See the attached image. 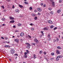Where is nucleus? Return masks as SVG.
Masks as SVG:
<instances>
[{"label":"nucleus","instance_id":"nucleus-24","mask_svg":"<svg viewBox=\"0 0 63 63\" xmlns=\"http://www.w3.org/2000/svg\"><path fill=\"white\" fill-rule=\"evenodd\" d=\"M58 60H59V59L57 57L56 58V61H58Z\"/></svg>","mask_w":63,"mask_h":63},{"label":"nucleus","instance_id":"nucleus-38","mask_svg":"<svg viewBox=\"0 0 63 63\" xmlns=\"http://www.w3.org/2000/svg\"><path fill=\"white\" fill-rule=\"evenodd\" d=\"M28 37L30 38H31V37L29 35H28Z\"/></svg>","mask_w":63,"mask_h":63},{"label":"nucleus","instance_id":"nucleus-32","mask_svg":"<svg viewBox=\"0 0 63 63\" xmlns=\"http://www.w3.org/2000/svg\"><path fill=\"white\" fill-rule=\"evenodd\" d=\"M24 57L25 58H27V55H25Z\"/></svg>","mask_w":63,"mask_h":63},{"label":"nucleus","instance_id":"nucleus-2","mask_svg":"<svg viewBox=\"0 0 63 63\" xmlns=\"http://www.w3.org/2000/svg\"><path fill=\"white\" fill-rule=\"evenodd\" d=\"M26 44H27L28 46L27 47V48H30V45L29 43H27Z\"/></svg>","mask_w":63,"mask_h":63},{"label":"nucleus","instance_id":"nucleus-31","mask_svg":"<svg viewBox=\"0 0 63 63\" xmlns=\"http://www.w3.org/2000/svg\"><path fill=\"white\" fill-rule=\"evenodd\" d=\"M41 33H42V34L43 35H44V33H43V31H41Z\"/></svg>","mask_w":63,"mask_h":63},{"label":"nucleus","instance_id":"nucleus-4","mask_svg":"<svg viewBox=\"0 0 63 63\" xmlns=\"http://www.w3.org/2000/svg\"><path fill=\"white\" fill-rule=\"evenodd\" d=\"M37 10L38 12H41L42 11V9L41 8H38Z\"/></svg>","mask_w":63,"mask_h":63},{"label":"nucleus","instance_id":"nucleus-23","mask_svg":"<svg viewBox=\"0 0 63 63\" xmlns=\"http://www.w3.org/2000/svg\"><path fill=\"white\" fill-rule=\"evenodd\" d=\"M18 25L19 26H21V24L19 23L18 24Z\"/></svg>","mask_w":63,"mask_h":63},{"label":"nucleus","instance_id":"nucleus-7","mask_svg":"<svg viewBox=\"0 0 63 63\" xmlns=\"http://www.w3.org/2000/svg\"><path fill=\"white\" fill-rule=\"evenodd\" d=\"M10 19H11V20H13L15 19L14 17L12 16L10 17Z\"/></svg>","mask_w":63,"mask_h":63},{"label":"nucleus","instance_id":"nucleus-16","mask_svg":"<svg viewBox=\"0 0 63 63\" xmlns=\"http://www.w3.org/2000/svg\"><path fill=\"white\" fill-rule=\"evenodd\" d=\"M61 12V10H58L57 11V13H59Z\"/></svg>","mask_w":63,"mask_h":63},{"label":"nucleus","instance_id":"nucleus-36","mask_svg":"<svg viewBox=\"0 0 63 63\" xmlns=\"http://www.w3.org/2000/svg\"><path fill=\"white\" fill-rule=\"evenodd\" d=\"M41 6H43V5H44V4L43 3H41L40 4Z\"/></svg>","mask_w":63,"mask_h":63},{"label":"nucleus","instance_id":"nucleus-61","mask_svg":"<svg viewBox=\"0 0 63 63\" xmlns=\"http://www.w3.org/2000/svg\"><path fill=\"white\" fill-rule=\"evenodd\" d=\"M42 36H43V35H41L40 36V37H42Z\"/></svg>","mask_w":63,"mask_h":63},{"label":"nucleus","instance_id":"nucleus-8","mask_svg":"<svg viewBox=\"0 0 63 63\" xmlns=\"http://www.w3.org/2000/svg\"><path fill=\"white\" fill-rule=\"evenodd\" d=\"M18 39H15V41L16 42H17V43H18V42L19 41Z\"/></svg>","mask_w":63,"mask_h":63},{"label":"nucleus","instance_id":"nucleus-11","mask_svg":"<svg viewBox=\"0 0 63 63\" xmlns=\"http://www.w3.org/2000/svg\"><path fill=\"white\" fill-rule=\"evenodd\" d=\"M15 22V21L14 20H12L10 21V22L11 23H14Z\"/></svg>","mask_w":63,"mask_h":63},{"label":"nucleus","instance_id":"nucleus-18","mask_svg":"<svg viewBox=\"0 0 63 63\" xmlns=\"http://www.w3.org/2000/svg\"><path fill=\"white\" fill-rule=\"evenodd\" d=\"M1 20L2 21H4V20H5L6 19L5 18H3L1 19Z\"/></svg>","mask_w":63,"mask_h":63},{"label":"nucleus","instance_id":"nucleus-57","mask_svg":"<svg viewBox=\"0 0 63 63\" xmlns=\"http://www.w3.org/2000/svg\"><path fill=\"white\" fill-rule=\"evenodd\" d=\"M37 12V10H35L34 11V12Z\"/></svg>","mask_w":63,"mask_h":63},{"label":"nucleus","instance_id":"nucleus-59","mask_svg":"<svg viewBox=\"0 0 63 63\" xmlns=\"http://www.w3.org/2000/svg\"><path fill=\"white\" fill-rule=\"evenodd\" d=\"M50 0V1H53V0Z\"/></svg>","mask_w":63,"mask_h":63},{"label":"nucleus","instance_id":"nucleus-12","mask_svg":"<svg viewBox=\"0 0 63 63\" xmlns=\"http://www.w3.org/2000/svg\"><path fill=\"white\" fill-rule=\"evenodd\" d=\"M60 53V52H59V51L58 50L56 51V53L57 54H59Z\"/></svg>","mask_w":63,"mask_h":63},{"label":"nucleus","instance_id":"nucleus-62","mask_svg":"<svg viewBox=\"0 0 63 63\" xmlns=\"http://www.w3.org/2000/svg\"><path fill=\"white\" fill-rule=\"evenodd\" d=\"M17 57H16V59H17Z\"/></svg>","mask_w":63,"mask_h":63},{"label":"nucleus","instance_id":"nucleus-27","mask_svg":"<svg viewBox=\"0 0 63 63\" xmlns=\"http://www.w3.org/2000/svg\"><path fill=\"white\" fill-rule=\"evenodd\" d=\"M50 28L51 29H52V28H53V26H50Z\"/></svg>","mask_w":63,"mask_h":63},{"label":"nucleus","instance_id":"nucleus-52","mask_svg":"<svg viewBox=\"0 0 63 63\" xmlns=\"http://www.w3.org/2000/svg\"><path fill=\"white\" fill-rule=\"evenodd\" d=\"M27 54V53L25 52V55H26V54Z\"/></svg>","mask_w":63,"mask_h":63},{"label":"nucleus","instance_id":"nucleus-14","mask_svg":"<svg viewBox=\"0 0 63 63\" xmlns=\"http://www.w3.org/2000/svg\"><path fill=\"white\" fill-rule=\"evenodd\" d=\"M4 47H10V46L8 45H6Z\"/></svg>","mask_w":63,"mask_h":63},{"label":"nucleus","instance_id":"nucleus-5","mask_svg":"<svg viewBox=\"0 0 63 63\" xmlns=\"http://www.w3.org/2000/svg\"><path fill=\"white\" fill-rule=\"evenodd\" d=\"M24 35V34L23 32L21 33L20 34V36H21L22 37V36H23Z\"/></svg>","mask_w":63,"mask_h":63},{"label":"nucleus","instance_id":"nucleus-43","mask_svg":"<svg viewBox=\"0 0 63 63\" xmlns=\"http://www.w3.org/2000/svg\"><path fill=\"white\" fill-rule=\"evenodd\" d=\"M57 42L59 41V39L58 38H57Z\"/></svg>","mask_w":63,"mask_h":63},{"label":"nucleus","instance_id":"nucleus-17","mask_svg":"<svg viewBox=\"0 0 63 63\" xmlns=\"http://www.w3.org/2000/svg\"><path fill=\"white\" fill-rule=\"evenodd\" d=\"M15 12L17 13L19 12V10L18 9H17L15 10Z\"/></svg>","mask_w":63,"mask_h":63},{"label":"nucleus","instance_id":"nucleus-56","mask_svg":"<svg viewBox=\"0 0 63 63\" xmlns=\"http://www.w3.org/2000/svg\"><path fill=\"white\" fill-rule=\"evenodd\" d=\"M35 45H36V44L35 43L33 44V45H34V46H35Z\"/></svg>","mask_w":63,"mask_h":63},{"label":"nucleus","instance_id":"nucleus-46","mask_svg":"<svg viewBox=\"0 0 63 63\" xmlns=\"http://www.w3.org/2000/svg\"><path fill=\"white\" fill-rule=\"evenodd\" d=\"M30 25H31V26H33V24L31 23L30 24Z\"/></svg>","mask_w":63,"mask_h":63},{"label":"nucleus","instance_id":"nucleus-47","mask_svg":"<svg viewBox=\"0 0 63 63\" xmlns=\"http://www.w3.org/2000/svg\"><path fill=\"white\" fill-rule=\"evenodd\" d=\"M46 52H44V54L45 55V54H46Z\"/></svg>","mask_w":63,"mask_h":63},{"label":"nucleus","instance_id":"nucleus-1","mask_svg":"<svg viewBox=\"0 0 63 63\" xmlns=\"http://www.w3.org/2000/svg\"><path fill=\"white\" fill-rule=\"evenodd\" d=\"M33 40L34 42H35L36 44H37L39 43V41L36 38H35Z\"/></svg>","mask_w":63,"mask_h":63},{"label":"nucleus","instance_id":"nucleus-41","mask_svg":"<svg viewBox=\"0 0 63 63\" xmlns=\"http://www.w3.org/2000/svg\"><path fill=\"white\" fill-rule=\"evenodd\" d=\"M54 59V58H52L51 59V60H53Z\"/></svg>","mask_w":63,"mask_h":63},{"label":"nucleus","instance_id":"nucleus-53","mask_svg":"<svg viewBox=\"0 0 63 63\" xmlns=\"http://www.w3.org/2000/svg\"><path fill=\"white\" fill-rule=\"evenodd\" d=\"M17 36L18 37V38H19L20 37V36H19V35H17Z\"/></svg>","mask_w":63,"mask_h":63},{"label":"nucleus","instance_id":"nucleus-10","mask_svg":"<svg viewBox=\"0 0 63 63\" xmlns=\"http://www.w3.org/2000/svg\"><path fill=\"white\" fill-rule=\"evenodd\" d=\"M48 29H47V27H45L42 29L43 30H47Z\"/></svg>","mask_w":63,"mask_h":63},{"label":"nucleus","instance_id":"nucleus-49","mask_svg":"<svg viewBox=\"0 0 63 63\" xmlns=\"http://www.w3.org/2000/svg\"><path fill=\"white\" fill-rule=\"evenodd\" d=\"M38 15H41V14L39 12L38 13Z\"/></svg>","mask_w":63,"mask_h":63},{"label":"nucleus","instance_id":"nucleus-25","mask_svg":"<svg viewBox=\"0 0 63 63\" xmlns=\"http://www.w3.org/2000/svg\"><path fill=\"white\" fill-rule=\"evenodd\" d=\"M34 19L35 20H37V17L36 16V17H35L34 18Z\"/></svg>","mask_w":63,"mask_h":63},{"label":"nucleus","instance_id":"nucleus-3","mask_svg":"<svg viewBox=\"0 0 63 63\" xmlns=\"http://www.w3.org/2000/svg\"><path fill=\"white\" fill-rule=\"evenodd\" d=\"M11 52L12 53H15V50L13 49H12L11 50Z\"/></svg>","mask_w":63,"mask_h":63},{"label":"nucleus","instance_id":"nucleus-50","mask_svg":"<svg viewBox=\"0 0 63 63\" xmlns=\"http://www.w3.org/2000/svg\"><path fill=\"white\" fill-rule=\"evenodd\" d=\"M44 7H46V4H44L43 5Z\"/></svg>","mask_w":63,"mask_h":63},{"label":"nucleus","instance_id":"nucleus-34","mask_svg":"<svg viewBox=\"0 0 63 63\" xmlns=\"http://www.w3.org/2000/svg\"><path fill=\"white\" fill-rule=\"evenodd\" d=\"M57 29V27H56L55 28H54V30H56Z\"/></svg>","mask_w":63,"mask_h":63},{"label":"nucleus","instance_id":"nucleus-40","mask_svg":"<svg viewBox=\"0 0 63 63\" xmlns=\"http://www.w3.org/2000/svg\"><path fill=\"white\" fill-rule=\"evenodd\" d=\"M30 10H32V8L31 7H30Z\"/></svg>","mask_w":63,"mask_h":63},{"label":"nucleus","instance_id":"nucleus-63","mask_svg":"<svg viewBox=\"0 0 63 63\" xmlns=\"http://www.w3.org/2000/svg\"><path fill=\"white\" fill-rule=\"evenodd\" d=\"M15 37L14 36H13L12 37V38H15Z\"/></svg>","mask_w":63,"mask_h":63},{"label":"nucleus","instance_id":"nucleus-35","mask_svg":"<svg viewBox=\"0 0 63 63\" xmlns=\"http://www.w3.org/2000/svg\"><path fill=\"white\" fill-rule=\"evenodd\" d=\"M31 30L33 31L34 30V28H32L31 29Z\"/></svg>","mask_w":63,"mask_h":63},{"label":"nucleus","instance_id":"nucleus-42","mask_svg":"<svg viewBox=\"0 0 63 63\" xmlns=\"http://www.w3.org/2000/svg\"><path fill=\"white\" fill-rule=\"evenodd\" d=\"M20 41L21 42H22V39H21L20 40Z\"/></svg>","mask_w":63,"mask_h":63},{"label":"nucleus","instance_id":"nucleus-13","mask_svg":"<svg viewBox=\"0 0 63 63\" xmlns=\"http://www.w3.org/2000/svg\"><path fill=\"white\" fill-rule=\"evenodd\" d=\"M48 22H49V23L50 24H51V23H52V22L50 20H49L48 21Z\"/></svg>","mask_w":63,"mask_h":63},{"label":"nucleus","instance_id":"nucleus-29","mask_svg":"<svg viewBox=\"0 0 63 63\" xmlns=\"http://www.w3.org/2000/svg\"><path fill=\"white\" fill-rule=\"evenodd\" d=\"M33 56L34 58H36V57L35 56L36 55L34 54Z\"/></svg>","mask_w":63,"mask_h":63},{"label":"nucleus","instance_id":"nucleus-33","mask_svg":"<svg viewBox=\"0 0 63 63\" xmlns=\"http://www.w3.org/2000/svg\"><path fill=\"white\" fill-rule=\"evenodd\" d=\"M50 14H52V15H53V12L51 11L50 12Z\"/></svg>","mask_w":63,"mask_h":63},{"label":"nucleus","instance_id":"nucleus-20","mask_svg":"<svg viewBox=\"0 0 63 63\" xmlns=\"http://www.w3.org/2000/svg\"><path fill=\"white\" fill-rule=\"evenodd\" d=\"M19 7H20V8H23V6L20 5H19Z\"/></svg>","mask_w":63,"mask_h":63},{"label":"nucleus","instance_id":"nucleus-9","mask_svg":"<svg viewBox=\"0 0 63 63\" xmlns=\"http://www.w3.org/2000/svg\"><path fill=\"white\" fill-rule=\"evenodd\" d=\"M62 56L61 55L58 56H57V57H58V58H62Z\"/></svg>","mask_w":63,"mask_h":63},{"label":"nucleus","instance_id":"nucleus-22","mask_svg":"<svg viewBox=\"0 0 63 63\" xmlns=\"http://www.w3.org/2000/svg\"><path fill=\"white\" fill-rule=\"evenodd\" d=\"M32 16H36V14H32Z\"/></svg>","mask_w":63,"mask_h":63},{"label":"nucleus","instance_id":"nucleus-26","mask_svg":"<svg viewBox=\"0 0 63 63\" xmlns=\"http://www.w3.org/2000/svg\"><path fill=\"white\" fill-rule=\"evenodd\" d=\"M59 3H61L62 2V0H60L59 1Z\"/></svg>","mask_w":63,"mask_h":63},{"label":"nucleus","instance_id":"nucleus-45","mask_svg":"<svg viewBox=\"0 0 63 63\" xmlns=\"http://www.w3.org/2000/svg\"><path fill=\"white\" fill-rule=\"evenodd\" d=\"M50 34H49L48 35V37H50Z\"/></svg>","mask_w":63,"mask_h":63},{"label":"nucleus","instance_id":"nucleus-28","mask_svg":"<svg viewBox=\"0 0 63 63\" xmlns=\"http://www.w3.org/2000/svg\"><path fill=\"white\" fill-rule=\"evenodd\" d=\"M1 8H2V9H4V8H5L4 6H1Z\"/></svg>","mask_w":63,"mask_h":63},{"label":"nucleus","instance_id":"nucleus-6","mask_svg":"<svg viewBox=\"0 0 63 63\" xmlns=\"http://www.w3.org/2000/svg\"><path fill=\"white\" fill-rule=\"evenodd\" d=\"M57 49H61L62 48L61 47L59 46H58L57 47Z\"/></svg>","mask_w":63,"mask_h":63},{"label":"nucleus","instance_id":"nucleus-19","mask_svg":"<svg viewBox=\"0 0 63 63\" xmlns=\"http://www.w3.org/2000/svg\"><path fill=\"white\" fill-rule=\"evenodd\" d=\"M51 55L53 56V55H54V53H51Z\"/></svg>","mask_w":63,"mask_h":63},{"label":"nucleus","instance_id":"nucleus-64","mask_svg":"<svg viewBox=\"0 0 63 63\" xmlns=\"http://www.w3.org/2000/svg\"><path fill=\"white\" fill-rule=\"evenodd\" d=\"M48 40H49V41H50V39L49 38L48 39Z\"/></svg>","mask_w":63,"mask_h":63},{"label":"nucleus","instance_id":"nucleus-21","mask_svg":"<svg viewBox=\"0 0 63 63\" xmlns=\"http://www.w3.org/2000/svg\"><path fill=\"white\" fill-rule=\"evenodd\" d=\"M24 3L25 4H27V5H28V2L27 1L25 2Z\"/></svg>","mask_w":63,"mask_h":63},{"label":"nucleus","instance_id":"nucleus-44","mask_svg":"<svg viewBox=\"0 0 63 63\" xmlns=\"http://www.w3.org/2000/svg\"><path fill=\"white\" fill-rule=\"evenodd\" d=\"M15 8V6H14V5H13V7H12V8L13 9H14V8Z\"/></svg>","mask_w":63,"mask_h":63},{"label":"nucleus","instance_id":"nucleus-48","mask_svg":"<svg viewBox=\"0 0 63 63\" xmlns=\"http://www.w3.org/2000/svg\"><path fill=\"white\" fill-rule=\"evenodd\" d=\"M1 25L3 26H5V24H3L2 25Z\"/></svg>","mask_w":63,"mask_h":63},{"label":"nucleus","instance_id":"nucleus-55","mask_svg":"<svg viewBox=\"0 0 63 63\" xmlns=\"http://www.w3.org/2000/svg\"><path fill=\"white\" fill-rule=\"evenodd\" d=\"M15 55H16L17 56H18V55H17V54H15Z\"/></svg>","mask_w":63,"mask_h":63},{"label":"nucleus","instance_id":"nucleus-58","mask_svg":"<svg viewBox=\"0 0 63 63\" xmlns=\"http://www.w3.org/2000/svg\"><path fill=\"white\" fill-rule=\"evenodd\" d=\"M9 61H11H11H11V60L10 59H9Z\"/></svg>","mask_w":63,"mask_h":63},{"label":"nucleus","instance_id":"nucleus-30","mask_svg":"<svg viewBox=\"0 0 63 63\" xmlns=\"http://www.w3.org/2000/svg\"><path fill=\"white\" fill-rule=\"evenodd\" d=\"M42 51H40L39 52V53L40 54H41L42 53Z\"/></svg>","mask_w":63,"mask_h":63},{"label":"nucleus","instance_id":"nucleus-39","mask_svg":"<svg viewBox=\"0 0 63 63\" xmlns=\"http://www.w3.org/2000/svg\"><path fill=\"white\" fill-rule=\"evenodd\" d=\"M26 51V52H27V53H29V52L28 50H27Z\"/></svg>","mask_w":63,"mask_h":63},{"label":"nucleus","instance_id":"nucleus-37","mask_svg":"<svg viewBox=\"0 0 63 63\" xmlns=\"http://www.w3.org/2000/svg\"><path fill=\"white\" fill-rule=\"evenodd\" d=\"M49 10H50V11H51V10H52V9H51V8H49Z\"/></svg>","mask_w":63,"mask_h":63},{"label":"nucleus","instance_id":"nucleus-51","mask_svg":"<svg viewBox=\"0 0 63 63\" xmlns=\"http://www.w3.org/2000/svg\"><path fill=\"white\" fill-rule=\"evenodd\" d=\"M1 38L2 39H4V38L2 37H1Z\"/></svg>","mask_w":63,"mask_h":63},{"label":"nucleus","instance_id":"nucleus-15","mask_svg":"<svg viewBox=\"0 0 63 63\" xmlns=\"http://www.w3.org/2000/svg\"><path fill=\"white\" fill-rule=\"evenodd\" d=\"M52 6L54 7L55 6V5H54V2H52Z\"/></svg>","mask_w":63,"mask_h":63},{"label":"nucleus","instance_id":"nucleus-54","mask_svg":"<svg viewBox=\"0 0 63 63\" xmlns=\"http://www.w3.org/2000/svg\"><path fill=\"white\" fill-rule=\"evenodd\" d=\"M16 26L14 25V26H13V28H16Z\"/></svg>","mask_w":63,"mask_h":63},{"label":"nucleus","instance_id":"nucleus-60","mask_svg":"<svg viewBox=\"0 0 63 63\" xmlns=\"http://www.w3.org/2000/svg\"><path fill=\"white\" fill-rule=\"evenodd\" d=\"M16 32H19V31L17 30L16 31Z\"/></svg>","mask_w":63,"mask_h":63}]
</instances>
